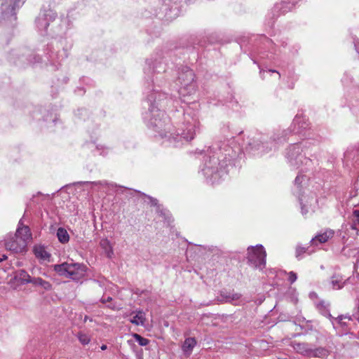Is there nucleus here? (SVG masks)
<instances>
[{
    "label": "nucleus",
    "instance_id": "09e8293b",
    "mask_svg": "<svg viewBox=\"0 0 359 359\" xmlns=\"http://www.w3.org/2000/svg\"><path fill=\"white\" fill-rule=\"evenodd\" d=\"M87 320H88V318L86 316L85 319H84V321L86 322Z\"/></svg>",
    "mask_w": 359,
    "mask_h": 359
},
{
    "label": "nucleus",
    "instance_id": "f8f14e48",
    "mask_svg": "<svg viewBox=\"0 0 359 359\" xmlns=\"http://www.w3.org/2000/svg\"><path fill=\"white\" fill-rule=\"evenodd\" d=\"M5 246L7 250L18 253L25 251L27 244L25 242V238H19L15 233L14 235H7L5 239Z\"/></svg>",
    "mask_w": 359,
    "mask_h": 359
},
{
    "label": "nucleus",
    "instance_id": "39448f33",
    "mask_svg": "<svg viewBox=\"0 0 359 359\" xmlns=\"http://www.w3.org/2000/svg\"><path fill=\"white\" fill-rule=\"evenodd\" d=\"M307 147V142L292 144L287 149L285 156L290 165L294 168H299L302 165H308L311 162V158L306 156L304 150Z\"/></svg>",
    "mask_w": 359,
    "mask_h": 359
},
{
    "label": "nucleus",
    "instance_id": "a18cd8bd",
    "mask_svg": "<svg viewBox=\"0 0 359 359\" xmlns=\"http://www.w3.org/2000/svg\"><path fill=\"white\" fill-rule=\"evenodd\" d=\"M107 307L112 309H114V308H115V306H112L111 304L107 305Z\"/></svg>",
    "mask_w": 359,
    "mask_h": 359
},
{
    "label": "nucleus",
    "instance_id": "7c9ffc66",
    "mask_svg": "<svg viewBox=\"0 0 359 359\" xmlns=\"http://www.w3.org/2000/svg\"><path fill=\"white\" fill-rule=\"evenodd\" d=\"M77 337H78L79 341L81 342V344L83 345H87L90 341V337L85 333H82V332L78 333Z\"/></svg>",
    "mask_w": 359,
    "mask_h": 359
},
{
    "label": "nucleus",
    "instance_id": "79ce46f5",
    "mask_svg": "<svg viewBox=\"0 0 359 359\" xmlns=\"http://www.w3.org/2000/svg\"><path fill=\"white\" fill-rule=\"evenodd\" d=\"M269 72H276V73H277V74H278L279 77L280 76V74H279V72H278V71H276V70L269 69Z\"/></svg>",
    "mask_w": 359,
    "mask_h": 359
},
{
    "label": "nucleus",
    "instance_id": "7ed1b4c3",
    "mask_svg": "<svg viewBox=\"0 0 359 359\" xmlns=\"http://www.w3.org/2000/svg\"><path fill=\"white\" fill-rule=\"evenodd\" d=\"M212 150L229 167L233 165L235 158L241 154V147L234 137L217 142Z\"/></svg>",
    "mask_w": 359,
    "mask_h": 359
},
{
    "label": "nucleus",
    "instance_id": "0eeeda50",
    "mask_svg": "<svg viewBox=\"0 0 359 359\" xmlns=\"http://www.w3.org/2000/svg\"><path fill=\"white\" fill-rule=\"evenodd\" d=\"M195 74L192 69L184 67L179 73L178 80L180 83L179 94L184 98L196 93L197 86L194 80Z\"/></svg>",
    "mask_w": 359,
    "mask_h": 359
},
{
    "label": "nucleus",
    "instance_id": "4be33fe9",
    "mask_svg": "<svg viewBox=\"0 0 359 359\" xmlns=\"http://www.w3.org/2000/svg\"><path fill=\"white\" fill-rule=\"evenodd\" d=\"M344 280L341 275L339 273H334L331 277L330 284L332 289L339 290L341 289L344 285Z\"/></svg>",
    "mask_w": 359,
    "mask_h": 359
},
{
    "label": "nucleus",
    "instance_id": "ddd939ff",
    "mask_svg": "<svg viewBox=\"0 0 359 359\" xmlns=\"http://www.w3.org/2000/svg\"><path fill=\"white\" fill-rule=\"evenodd\" d=\"M301 204L302 214L306 215L309 210L314 212L316 205L318 203V200L314 196H304L299 198Z\"/></svg>",
    "mask_w": 359,
    "mask_h": 359
},
{
    "label": "nucleus",
    "instance_id": "a878e982",
    "mask_svg": "<svg viewBox=\"0 0 359 359\" xmlns=\"http://www.w3.org/2000/svg\"><path fill=\"white\" fill-rule=\"evenodd\" d=\"M30 283L33 284L34 285L41 286L42 288H43L46 290H50L52 287V285L49 282H48L39 277L32 278Z\"/></svg>",
    "mask_w": 359,
    "mask_h": 359
},
{
    "label": "nucleus",
    "instance_id": "dca6fc26",
    "mask_svg": "<svg viewBox=\"0 0 359 359\" xmlns=\"http://www.w3.org/2000/svg\"><path fill=\"white\" fill-rule=\"evenodd\" d=\"M334 233L333 230L327 229L324 232L318 233L311 240L310 243L313 245H317V243H325L333 237Z\"/></svg>",
    "mask_w": 359,
    "mask_h": 359
},
{
    "label": "nucleus",
    "instance_id": "37998d69",
    "mask_svg": "<svg viewBox=\"0 0 359 359\" xmlns=\"http://www.w3.org/2000/svg\"><path fill=\"white\" fill-rule=\"evenodd\" d=\"M107 345L103 344V345H102V346H101V349H102V350H103V351H104V350H106V349H107Z\"/></svg>",
    "mask_w": 359,
    "mask_h": 359
},
{
    "label": "nucleus",
    "instance_id": "a211bd4d",
    "mask_svg": "<svg viewBox=\"0 0 359 359\" xmlns=\"http://www.w3.org/2000/svg\"><path fill=\"white\" fill-rule=\"evenodd\" d=\"M220 297L221 301H224L228 303H233V302L238 300L241 297V294L236 292L221 291Z\"/></svg>",
    "mask_w": 359,
    "mask_h": 359
},
{
    "label": "nucleus",
    "instance_id": "412c9836",
    "mask_svg": "<svg viewBox=\"0 0 359 359\" xmlns=\"http://www.w3.org/2000/svg\"><path fill=\"white\" fill-rule=\"evenodd\" d=\"M294 349L299 353L309 357L311 346L307 343H294Z\"/></svg>",
    "mask_w": 359,
    "mask_h": 359
},
{
    "label": "nucleus",
    "instance_id": "473e14b6",
    "mask_svg": "<svg viewBox=\"0 0 359 359\" xmlns=\"http://www.w3.org/2000/svg\"><path fill=\"white\" fill-rule=\"evenodd\" d=\"M351 320V317L350 316H344L341 315L339 316L337 318H333V320H332V323L333 326L334 327L335 323H341V320Z\"/></svg>",
    "mask_w": 359,
    "mask_h": 359
},
{
    "label": "nucleus",
    "instance_id": "f704fd0d",
    "mask_svg": "<svg viewBox=\"0 0 359 359\" xmlns=\"http://www.w3.org/2000/svg\"><path fill=\"white\" fill-rule=\"evenodd\" d=\"M158 212H159V215L165 219V220H166L168 223H170V222L171 220V216L170 215V214L168 211L159 210Z\"/></svg>",
    "mask_w": 359,
    "mask_h": 359
},
{
    "label": "nucleus",
    "instance_id": "f03ea898",
    "mask_svg": "<svg viewBox=\"0 0 359 359\" xmlns=\"http://www.w3.org/2000/svg\"><path fill=\"white\" fill-rule=\"evenodd\" d=\"M201 171L207 182L214 184L219 183L227 175L229 164L224 163V161L210 149L208 154L203 157Z\"/></svg>",
    "mask_w": 359,
    "mask_h": 359
},
{
    "label": "nucleus",
    "instance_id": "aec40b11",
    "mask_svg": "<svg viewBox=\"0 0 359 359\" xmlns=\"http://www.w3.org/2000/svg\"><path fill=\"white\" fill-rule=\"evenodd\" d=\"M34 253L36 257L43 261L50 262V254L48 252L43 246L39 245L34 248Z\"/></svg>",
    "mask_w": 359,
    "mask_h": 359
},
{
    "label": "nucleus",
    "instance_id": "e433bc0d",
    "mask_svg": "<svg viewBox=\"0 0 359 359\" xmlns=\"http://www.w3.org/2000/svg\"><path fill=\"white\" fill-rule=\"evenodd\" d=\"M302 178L303 176L298 175L294 180V184L297 185H300L302 182Z\"/></svg>",
    "mask_w": 359,
    "mask_h": 359
},
{
    "label": "nucleus",
    "instance_id": "6e6552de",
    "mask_svg": "<svg viewBox=\"0 0 359 359\" xmlns=\"http://www.w3.org/2000/svg\"><path fill=\"white\" fill-rule=\"evenodd\" d=\"M266 252L262 245L248 248V263L255 268L262 269L266 266Z\"/></svg>",
    "mask_w": 359,
    "mask_h": 359
},
{
    "label": "nucleus",
    "instance_id": "20e7f679",
    "mask_svg": "<svg viewBox=\"0 0 359 359\" xmlns=\"http://www.w3.org/2000/svg\"><path fill=\"white\" fill-rule=\"evenodd\" d=\"M310 123L305 116L302 115H297L288 130H283L280 133L274 134L273 136V142L274 144L283 143L287 140V136L289 133H293L298 134L299 136L304 138L310 137ZM275 147V145H273Z\"/></svg>",
    "mask_w": 359,
    "mask_h": 359
},
{
    "label": "nucleus",
    "instance_id": "c9c22d12",
    "mask_svg": "<svg viewBox=\"0 0 359 359\" xmlns=\"http://www.w3.org/2000/svg\"><path fill=\"white\" fill-rule=\"evenodd\" d=\"M297 278L296 273L290 271L288 273V280L291 284L294 283Z\"/></svg>",
    "mask_w": 359,
    "mask_h": 359
},
{
    "label": "nucleus",
    "instance_id": "9b49d317",
    "mask_svg": "<svg viewBox=\"0 0 359 359\" xmlns=\"http://www.w3.org/2000/svg\"><path fill=\"white\" fill-rule=\"evenodd\" d=\"M269 144H272V142H263L261 140V137L253 138L248 142L245 149L247 151L251 152L254 155H262L272 149V146L269 147Z\"/></svg>",
    "mask_w": 359,
    "mask_h": 359
},
{
    "label": "nucleus",
    "instance_id": "6ab92c4d",
    "mask_svg": "<svg viewBox=\"0 0 359 359\" xmlns=\"http://www.w3.org/2000/svg\"><path fill=\"white\" fill-rule=\"evenodd\" d=\"M21 222L22 219L19 222V225L15 234L19 238H25V242L27 243V241L31 238L30 229L27 226H21Z\"/></svg>",
    "mask_w": 359,
    "mask_h": 359
},
{
    "label": "nucleus",
    "instance_id": "4468645a",
    "mask_svg": "<svg viewBox=\"0 0 359 359\" xmlns=\"http://www.w3.org/2000/svg\"><path fill=\"white\" fill-rule=\"evenodd\" d=\"M152 65L150 62H148L149 67L144 69V73L146 74H154V73H162L166 70V65L161 60L158 61L156 59L152 61Z\"/></svg>",
    "mask_w": 359,
    "mask_h": 359
},
{
    "label": "nucleus",
    "instance_id": "423d86ee",
    "mask_svg": "<svg viewBox=\"0 0 359 359\" xmlns=\"http://www.w3.org/2000/svg\"><path fill=\"white\" fill-rule=\"evenodd\" d=\"M54 271L60 276L79 281L85 276L86 266L83 264L64 262L53 266Z\"/></svg>",
    "mask_w": 359,
    "mask_h": 359
},
{
    "label": "nucleus",
    "instance_id": "72a5a7b5",
    "mask_svg": "<svg viewBox=\"0 0 359 359\" xmlns=\"http://www.w3.org/2000/svg\"><path fill=\"white\" fill-rule=\"evenodd\" d=\"M307 250V248H304V247H302L301 245H297V248H296V257L298 259H300L302 257L301 256L305 253Z\"/></svg>",
    "mask_w": 359,
    "mask_h": 359
},
{
    "label": "nucleus",
    "instance_id": "c85d7f7f",
    "mask_svg": "<svg viewBox=\"0 0 359 359\" xmlns=\"http://www.w3.org/2000/svg\"><path fill=\"white\" fill-rule=\"evenodd\" d=\"M317 308L323 316L332 319V320H333L334 318H332V315L330 314V311L327 309V306L325 302H322L318 304Z\"/></svg>",
    "mask_w": 359,
    "mask_h": 359
},
{
    "label": "nucleus",
    "instance_id": "f257e3e1",
    "mask_svg": "<svg viewBox=\"0 0 359 359\" xmlns=\"http://www.w3.org/2000/svg\"><path fill=\"white\" fill-rule=\"evenodd\" d=\"M166 99L164 93L152 92L147 97L149 111L146 114L144 119L149 128L157 133L162 138H167L168 142L173 147H180L183 141L189 142L193 140L197 132L199 131V121L193 110L188 107L184 110L183 121L175 133L170 132L171 124L170 119L164 111L160 110L158 106L159 102Z\"/></svg>",
    "mask_w": 359,
    "mask_h": 359
},
{
    "label": "nucleus",
    "instance_id": "ea45409f",
    "mask_svg": "<svg viewBox=\"0 0 359 359\" xmlns=\"http://www.w3.org/2000/svg\"><path fill=\"white\" fill-rule=\"evenodd\" d=\"M95 184H99L102 186H108L109 183L107 181H100L98 182H94Z\"/></svg>",
    "mask_w": 359,
    "mask_h": 359
},
{
    "label": "nucleus",
    "instance_id": "9d476101",
    "mask_svg": "<svg viewBox=\"0 0 359 359\" xmlns=\"http://www.w3.org/2000/svg\"><path fill=\"white\" fill-rule=\"evenodd\" d=\"M57 18V13L51 9L41 11L36 20V24L42 35L47 34V29L51 22Z\"/></svg>",
    "mask_w": 359,
    "mask_h": 359
},
{
    "label": "nucleus",
    "instance_id": "cd10ccee",
    "mask_svg": "<svg viewBox=\"0 0 359 359\" xmlns=\"http://www.w3.org/2000/svg\"><path fill=\"white\" fill-rule=\"evenodd\" d=\"M57 236L59 241L62 243H66L69 240L68 232L64 228L60 227L57 231Z\"/></svg>",
    "mask_w": 359,
    "mask_h": 359
},
{
    "label": "nucleus",
    "instance_id": "393cba45",
    "mask_svg": "<svg viewBox=\"0 0 359 359\" xmlns=\"http://www.w3.org/2000/svg\"><path fill=\"white\" fill-rule=\"evenodd\" d=\"M145 320V313L141 310L137 311L135 316L130 319V322L135 325H143Z\"/></svg>",
    "mask_w": 359,
    "mask_h": 359
},
{
    "label": "nucleus",
    "instance_id": "2eb2a0df",
    "mask_svg": "<svg viewBox=\"0 0 359 359\" xmlns=\"http://www.w3.org/2000/svg\"><path fill=\"white\" fill-rule=\"evenodd\" d=\"M294 6V5L290 2L282 1L277 3L274 5L272 10L273 15L278 17L281 14H285L292 11Z\"/></svg>",
    "mask_w": 359,
    "mask_h": 359
},
{
    "label": "nucleus",
    "instance_id": "5701e85b",
    "mask_svg": "<svg viewBox=\"0 0 359 359\" xmlns=\"http://www.w3.org/2000/svg\"><path fill=\"white\" fill-rule=\"evenodd\" d=\"M196 345V340L195 338L190 337L184 340L182 345V351L187 355H189L193 351V348Z\"/></svg>",
    "mask_w": 359,
    "mask_h": 359
},
{
    "label": "nucleus",
    "instance_id": "c03bdc74",
    "mask_svg": "<svg viewBox=\"0 0 359 359\" xmlns=\"http://www.w3.org/2000/svg\"><path fill=\"white\" fill-rule=\"evenodd\" d=\"M338 324L341 325V326H344L346 325V323L344 322L343 320H341V323H337Z\"/></svg>",
    "mask_w": 359,
    "mask_h": 359
},
{
    "label": "nucleus",
    "instance_id": "49530a36",
    "mask_svg": "<svg viewBox=\"0 0 359 359\" xmlns=\"http://www.w3.org/2000/svg\"><path fill=\"white\" fill-rule=\"evenodd\" d=\"M355 46L357 52L359 53V45H355Z\"/></svg>",
    "mask_w": 359,
    "mask_h": 359
},
{
    "label": "nucleus",
    "instance_id": "58836bf2",
    "mask_svg": "<svg viewBox=\"0 0 359 359\" xmlns=\"http://www.w3.org/2000/svg\"><path fill=\"white\" fill-rule=\"evenodd\" d=\"M151 205L156 206L158 204V201L156 198L149 196Z\"/></svg>",
    "mask_w": 359,
    "mask_h": 359
},
{
    "label": "nucleus",
    "instance_id": "f3484780",
    "mask_svg": "<svg viewBox=\"0 0 359 359\" xmlns=\"http://www.w3.org/2000/svg\"><path fill=\"white\" fill-rule=\"evenodd\" d=\"M32 277L28 273L24 270L20 269L15 273L13 280L20 283L21 285H25L31 283Z\"/></svg>",
    "mask_w": 359,
    "mask_h": 359
},
{
    "label": "nucleus",
    "instance_id": "c756f323",
    "mask_svg": "<svg viewBox=\"0 0 359 359\" xmlns=\"http://www.w3.org/2000/svg\"><path fill=\"white\" fill-rule=\"evenodd\" d=\"M133 337H134V339H135L136 341L139 344V345H140L142 346H147L149 343V339H147L144 337H142V336H140L138 334H136V333L133 334Z\"/></svg>",
    "mask_w": 359,
    "mask_h": 359
},
{
    "label": "nucleus",
    "instance_id": "2f4dec72",
    "mask_svg": "<svg viewBox=\"0 0 359 359\" xmlns=\"http://www.w3.org/2000/svg\"><path fill=\"white\" fill-rule=\"evenodd\" d=\"M353 224L351 225V227L353 229H357L359 228V210H355L353 212Z\"/></svg>",
    "mask_w": 359,
    "mask_h": 359
},
{
    "label": "nucleus",
    "instance_id": "de8ad7c7",
    "mask_svg": "<svg viewBox=\"0 0 359 359\" xmlns=\"http://www.w3.org/2000/svg\"><path fill=\"white\" fill-rule=\"evenodd\" d=\"M355 151L359 154V145L356 147Z\"/></svg>",
    "mask_w": 359,
    "mask_h": 359
},
{
    "label": "nucleus",
    "instance_id": "1a4fd4ad",
    "mask_svg": "<svg viewBox=\"0 0 359 359\" xmlns=\"http://www.w3.org/2000/svg\"><path fill=\"white\" fill-rule=\"evenodd\" d=\"M22 0H0V22L15 19V9L23 4Z\"/></svg>",
    "mask_w": 359,
    "mask_h": 359
},
{
    "label": "nucleus",
    "instance_id": "a19ab883",
    "mask_svg": "<svg viewBox=\"0 0 359 359\" xmlns=\"http://www.w3.org/2000/svg\"><path fill=\"white\" fill-rule=\"evenodd\" d=\"M6 259H7V256H6V255H2V256L0 257V262H3V261L6 260Z\"/></svg>",
    "mask_w": 359,
    "mask_h": 359
},
{
    "label": "nucleus",
    "instance_id": "bb28decb",
    "mask_svg": "<svg viewBox=\"0 0 359 359\" xmlns=\"http://www.w3.org/2000/svg\"><path fill=\"white\" fill-rule=\"evenodd\" d=\"M100 246L104 249L107 257L111 258L114 254L112 246L108 239H102Z\"/></svg>",
    "mask_w": 359,
    "mask_h": 359
},
{
    "label": "nucleus",
    "instance_id": "4c0bfd02",
    "mask_svg": "<svg viewBox=\"0 0 359 359\" xmlns=\"http://www.w3.org/2000/svg\"><path fill=\"white\" fill-rule=\"evenodd\" d=\"M112 301V298L111 297H102L101 299H100V302L102 303V304H106L107 302H110Z\"/></svg>",
    "mask_w": 359,
    "mask_h": 359
},
{
    "label": "nucleus",
    "instance_id": "b1692460",
    "mask_svg": "<svg viewBox=\"0 0 359 359\" xmlns=\"http://www.w3.org/2000/svg\"><path fill=\"white\" fill-rule=\"evenodd\" d=\"M329 355L327 349L323 347L313 348L311 346L309 357L325 358Z\"/></svg>",
    "mask_w": 359,
    "mask_h": 359
}]
</instances>
